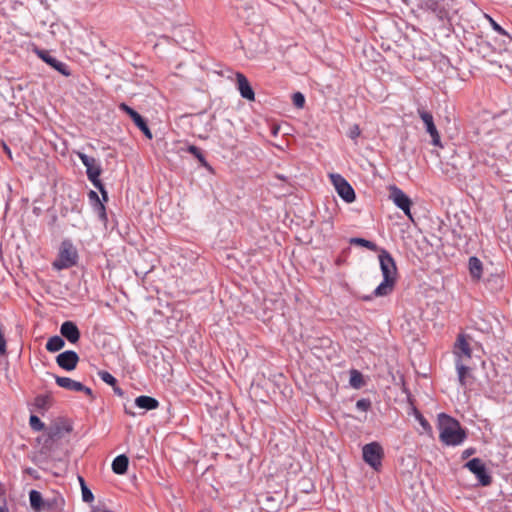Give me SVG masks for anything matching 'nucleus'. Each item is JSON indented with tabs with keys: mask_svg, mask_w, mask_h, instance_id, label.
I'll list each match as a JSON object with an SVG mask.
<instances>
[{
	"mask_svg": "<svg viewBox=\"0 0 512 512\" xmlns=\"http://www.w3.org/2000/svg\"><path fill=\"white\" fill-rule=\"evenodd\" d=\"M79 362V356L75 351L66 350L56 357V363L66 371H72Z\"/></svg>",
	"mask_w": 512,
	"mask_h": 512,
	"instance_id": "nucleus-12",
	"label": "nucleus"
},
{
	"mask_svg": "<svg viewBox=\"0 0 512 512\" xmlns=\"http://www.w3.org/2000/svg\"><path fill=\"white\" fill-rule=\"evenodd\" d=\"M98 376L103 382H105L106 384H108L110 386H115L117 383L116 378L108 371H104V370L99 371Z\"/></svg>",
	"mask_w": 512,
	"mask_h": 512,
	"instance_id": "nucleus-29",
	"label": "nucleus"
},
{
	"mask_svg": "<svg viewBox=\"0 0 512 512\" xmlns=\"http://www.w3.org/2000/svg\"><path fill=\"white\" fill-rule=\"evenodd\" d=\"M79 481L81 484V490H82V499L84 502H92L94 500L93 493L91 490L85 485V481L82 477H79Z\"/></svg>",
	"mask_w": 512,
	"mask_h": 512,
	"instance_id": "nucleus-28",
	"label": "nucleus"
},
{
	"mask_svg": "<svg viewBox=\"0 0 512 512\" xmlns=\"http://www.w3.org/2000/svg\"><path fill=\"white\" fill-rule=\"evenodd\" d=\"M114 391H115L117 394L122 395V391H121V389H119V388H114Z\"/></svg>",
	"mask_w": 512,
	"mask_h": 512,
	"instance_id": "nucleus-39",
	"label": "nucleus"
},
{
	"mask_svg": "<svg viewBox=\"0 0 512 512\" xmlns=\"http://www.w3.org/2000/svg\"><path fill=\"white\" fill-rule=\"evenodd\" d=\"M455 367L459 384L462 387H465L467 385L468 378L471 376L470 364H455Z\"/></svg>",
	"mask_w": 512,
	"mask_h": 512,
	"instance_id": "nucleus-21",
	"label": "nucleus"
},
{
	"mask_svg": "<svg viewBox=\"0 0 512 512\" xmlns=\"http://www.w3.org/2000/svg\"><path fill=\"white\" fill-rule=\"evenodd\" d=\"M378 259L383 280L374 289V296H388L393 292L397 281L396 263L392 255L385 249H380Z\"/></svg>",
	"mask_w": 512,
	"mask_h": 512,
	"instance_id": "nucleus-1",
	"label": "nucleus"
},
{
	"mask_svg": "<svg viewBox=\"0 0 512 512\" xmlns=\"http://www.w3.org/2000/svg\"><path fill=\"white\" fill-rule=\"evenodd\" d=\"M374 297H375V296H374V292H373L371 295H365V296H362V297H361V299H362L363 301L368 302V301H371Z\"/></svg>",
	"mask_w": 512,
	"mask_h": 512,
	"instance_id": "nucleus-36",
	"label": "nucleus"
},
{
	"mask_svg": "<svg viewBox=\"0 0 512 512\" xmlns=\"http://www.w3.org/2000/svg\"><path fill=\"white\" fill-rule=\"evenodd\" d=\"M349 383L353 388L359 389L363 385L362 374L358 370H351Z\"/></svg>",
	"mask_w": 512,
	"mask_h": 512,
	"instance_id": "nucleus-24",
	"label": "nucleus"
},
{
	"mask_svg": "<svg viewBox=\"0 0 512 512\" xmlns=\"http://www.w3.org/2000/svg\"><path fill=\"white\" fill-rule=\"evenodd\" d=\"M455 364H470L472 361V349L468 338L464 334H459L453 347Z\"/></svg>",
	"mask_w": 512,
	"mask_h": 512,
	"instance_id": "nucleus-5",
	"label": "nucleus"
},
{
	"mask_svg": "<svg viewBox=\"0 0 512 512\" xmlns=\"http://www.w3.org/2000/svg\"><path fill=\"white\" fill-rule=\"evenodd\" d=\"M64 345H65V342L62 339V337L55 335L48 339V341L46 343V349L49 352H57V351L61 350L64 347Z\"/></svg>",
	"mask_w": 512,
	"mask_h": 512,
	"instance_id": "nucleus-22",
	"label": "nucleus"
},
{
	"mask_svg": "<svg viewBox=\"0 0 512 512\" xmlns=\"http://www.w3.org/2000/svg\"><path fill=\"white\" fill-rule=\"evenodd\" d=\"M129 459L126 455H118L112 462V471L115 474L123 475L128 469Z\"/></svg>",
	"mask_w": 512,
	"mask_h": 512,
	"instance_id": "nucleus-20",
	"label": "nucleus"
},
{
	"mask_svg": "<svg viewBox=\"0 0 512 512\" xmlns=\"http://www.w3.org/2000/svg\"><path fill=\"white\" fill-rule=\"evenodd\" d=\"M49 401H50V397L49 396H46V395H39L36 397L35 399V405L38 407V408H42V409H45L48 407L49 405Z\"/></svg>",
	"mask_w": 512,
	"mask_h": 512,
	"instance_id": "nucleus-32",
	"label": "nucleus"
},
{
	"mask_svg": "<svg viewBox=\"0 0 512 512\" xmlns=\"http://www.w3.org/2000/svg\"><path fill=\"white\" fill-rule=\"evenodd\" d=\"M292 102L295 107L297 108H303L305 104V97L301 92H295L292 95Z\"/></svg>",
	"mask_w": 512,
	"mask_h": 512,
	"instance_id": "nucleus-31",
	"label": "nucleus"
},
{
	"mask_svg": "<svg viewBox=\"0 0 512 512\" xmlns=\"http://www.w3.org/2000/svg\"><path fill=\"white\" fill-rule=\"evenodd\" d=\"M465 467L476 476L482 486H488L491 483L492 478L480 458L471 459L465 464Z\"/></svg>",
	"mask_w": 512,
	"mask_h": 512,
	"instance_id": "nucleus-9",
	"label": "nucleus"
},
{
	"mask_svg": "<svg viewBox=\"0 0 512 512\" xmlns=\"http://www.w3.org/2000/svg\"><path fill=\"white\" fill-rule=\"evenodd\" d=\"M187 151L192 154L195 158H197L199 160V162L202 164V166L204 167H207L208 166V163L203 155V153L201 152V150L194 146V145H189L188 148H187Z\"/></svg>",
	"mask_w": 512,
	"mask_h": 512,
	"instance_id": "nucleus-26",
	"label": "nucleus"
},
{
	"mask_svg": "<svg viewBox=\"0 0 512 512\" xmlns=\"http://www.w3.org/2000/svg\"><path fill=\"white\" fill-rule=\"evenodd\" d=\"M38 55L44 62L49 64L51 67H53L55 70L60 72L62 75H64V76L70 75V70H69L68 66L65 63L56 59L55 57L51 56L48 52L41 50V51H38Z\"/></svg>",
	"mask_w": 512,
	"mask_h": 512,
	"instance_id": "nucleus-16",
	"label": "nucleus"
},
{
	"mask_svg": "<svg viewBox=\"0 0 512 512\" xmlns=\"http://www.w3.org/2000/svg\"><path fill=\"white\" fill-rule=\"evenodd\" d=\"M468 269L473 281H479L482 278L483 264L478 257L472 256L469 258Z\"/></svg>",
	"mask_w": 512,
	"mask_h": 512,
	"instance_id": "nucleus-17",
	"label": "nucleus"
},
{
	"mask_svg": "<svg viewBox=\"0 0 512 512\" xmlns=\"http://www.w3.org/2000/svg\"><path fill=\"white\" fill-rule=\"evenodd\" d=\"M472 453H473V450H471V449L465 450L463 452V458H466V457L470 456Z\"/></svg>",
	"mask_w": 512,
	"mask_h": 512,
	"instance_id": "nucleus-37",
	"label": "nucleus"
},
{
	"mask_svg": "<svg viewBox=\"0 0 512 512\" xmlns=\"http://www.w3.org/2000/svg\"><path fill=\"white\" fill-rule=\"evenodd\" d=\"M4 149H5L6 153H8L9 157H11L10 149L6 145H4Z\"/></svg>",
	"mask_w": 512,
	"mask_h": 512,
	"instance_id": "nucleus-38",
	"label": "nucleus"
},
{
	"mask_svg": "<svg viewBox=\"0 0 512 512\" xmlns=\"http://www.w3.org/2000/svg\"><path fill=\"white\" fill-rule=\"evenodd\" d=\"M0 512H5V510L2 507H0Z\"/></svg>",
	"mask_w": 512,
	"mask_h": 512,
	"instance_id": "nucleus-40",
	"label": "nucleus"
},
{
	"mask_svg": "<svg viewBox=\"0 0 512 512\" xmlns=\"http://www.w3.org/2000/svg\"><path fill=\"white\" fill-rule=\"evenodd\" d=\"M438 429L441 442L448 446L460 445L466 438L459 422L445 413L438 415Z\"/></svg>",
	"mask_w": 512,
	"mask_h": 512,
	"instance_id": "nucleus-2",
	"label": "nucleus"
},
{
	"mask_svg": "<svg viewBox=\"0 0 512 512\" xmlns=\"http://www.w3.org/2000/svg\"><path fill=\"white\" fill-rule=\"evenodd\" d=\"M78 252L70 240L61 242L57 258L53 261V269L60 271L71 268L77 264Z\"/></svg>",
	"mask_w": 512,
	"mask_h": 512,
	"instance_id": "nucleus-3",
	"label": "nucleus"
},
{
	"mask_svg": "<svg viewBox=\"0 0 512 512\" xmlns=\"http://www.w3.org/2000/svg\"><path fill=\"white\" fill-rule=\"evenodd\" d=\"M350 242L352 244H357V245H360L362 247H365V248H367V249H369L371 251H377L378 250V247H377V245L374 242L366 240L364 238H352L350 240Z\"/></svg>",
	"mask_w": 512,
	"mask_h": 512,
	"instance_id": "nucleus-25",
	"label": "nucleus"
},
{
	"mask_svg": "<svg viewBox=\"0 0 512 512\" xmlns=\"http://www.w3.org/2000/svg\"><path fill=\"white\" fill-rule=\"evenodd\" d=\"M415 418L419 422L420 426L422 427L423 431L427 433L428 435L432 434V427L429 424V422L424 418V416L419 412L415 411Z\"/></svg>",
	"mask_w": 512,
	"mask_h": 512,
	"instance_id": "nucleus-27",
	"label": "nucleus"
},
{
	"mask_svg": "<svg viewBox=\"0 0 512 512\" xmlns=\"http://www.w3.org/2000/svg\"><path fill=\"white\" fill-rule=\"evenodd\" d=\"M486 18L489 20V23L491 24L494 31L501 35H507V32L489 15H485Z\"/></svg>",
	"mask_w": 512,
	"mask_h": 512,
	"instance_id": "nucleus-35",
	"label": "nucleus"
},
{
	"mask_svg": "<svg viewBox=\"0 0 512 512\" xmlns=\"http://www.w3.org/2000/svg\"><path fill=\"white\" fill-rule=\"evenodd\" d=\"M237 89L242 98L249 101L255 100V93L246 76L240 72L236 73Z\"/></svg>",
	"mask_w": 512,
	"mask_h": 512,
	"instance_id": "nucleus-14",
	"label": "nucleus"
},
{
	"mask_svg": "<svg viewBox=\"0 0 512 512\" xmlns=\"http://www.w3.org/2000/svg\"><path fill=\"white\" fill-rule=\"evenodd\" d=\"M61 335L70 343L75 344L80 339V331L77 325L72 321H65L60 327Z\"/></svg>",
	"mask_w": 512,
	"mask_h": 512,
	"instance_id": "nucleus-15",
	"label": "nucleus"
},
{
	"mask_svg": "<svg viewBox=\"0 0 512 512\" xmlns=\"http://www.w3.org/2000/svg\"><path fill=\"white\" fill-rule=\"evenodd\" d=\"M418 115L422 119L423 123L425 124L427 133L432 138V144L434 146L441 147L442 145H441L440 135H439L438 130L434 124L432 114L424 109H418Z\"/></svg>",
	"mask_w": 512,
	"mask_h": 512,
	"instance_id": "nucleus-11",
	"label": "nucleus"
},
{
	"mask_svg": "<svg viewBox=\"0 0 512 512\" xmlns=\"http://www.w3.org/2000/svg\"><path fill=\"white\" fill-rule=\"evenodd\" d=\"M88 198H89V201L91 202V205H92L94 211L99 215V217L102 220H105L106 219L105 206L102 203V201L100 200L98 194L95 191L91 190L88 193Z\"/></svg>",
	"mask_w": 512,
	"mask_h": 512,
	"instance_id": "nucleus-18",
	"label": "nucleus"
},
{
	"mask_svg": "<svg viewBox=\"0 0 512 512\" xmlns=\"http://www.w3.org/2000/svg\"><path fill=\"white\" fill-rule=\"evenodd\" d=\"M119 109L130 116V118L133 120L134 124L143 132V134L148 139L153 138L152 132H151L150 128L148 127L147 122L136 110H134L133 108H131L130 106H128L125 103H120Z\"/></svg>",
	"mask_w": 512,
	"mask_h": 512,
	"instance_id": "nucleus-10",
	"label": "nucleus"
},
{
	"mask_svg": "<svg viewBox=\"0 0 512 512\" xmlns=\"http://www.w3.org/2000/svg\"><path fill=\"white\" fill-rule=\"evenodd\" d=\"M360 134H361V130H360L359 125H357V124L352 125L347 132V136L354 141H356V139L360 136Z\"/></svg>",
	"mask_w": 512,
	"mask_h": 512,
	"instance_id": "nucleus-33",
	"label": "nucleus"
},
{
	"mask_svg": "<svg viewBox=\"0 0 512 512\" xmlns=\"http://www.w3.org/2000/svg\"><path fill=\"white\" fill-rule=\"evenodd\" d=\"M330 179L338 195L346 203H352L355 200L354 189L343 176L340 174H330Z\"/></svg>",
	"mask_w": 512,
	"mask_h": 512,
	"instance_id": "nucleus-8",
	"label": "nucleus"
},
{
	"mask_svg": "<svg viewBox=\"0 0 512 512\" xmlns=\"http://www.w3.org/2000/svg\"><path fill=\"white\" fill-rule=\"evenodd\" d=\"M29 500H30V505L33 509H35V510L41 509V506L43 503V498L39 491L31 490L29 493Z\"/></svg>",
	"mask_w": 512,
	"mask_h": 512,
	"instance_id": "nucleus-23",
	"label": "nucleus"
},
{
	"mask_svg": "<svg viewBox=\"0 0 512 512\" xmlns=\"http://www.w3.org/2000/svg\"><path fill=\"white\" fill-rule=\"evenodd\" d=\"M55 382L61 388H64V389H67L70 391L84 392L87 395H92L91 388H89V387L83 385L81 382L75 381L69 377L55 376Z\"/></svg>",
	"mask_w": 512,
	"mask_h": 512,
	"instance_id": "nucleus-13",
	"label": "nucleus"
},
{
	"mask_svg": "<svg viewBox=\"0 0 512 512\" xmlns=\"http://www.w3.org/2000/svg\"><path fill=\"white\" fill-rule=\"evenodd\" d=\"M78 157L81 160L82 164L86 168V174L88 179L91 181L93 186L97 188L104 201H107L108 195L105 187L103 186L101 180L99 179V176L102 172L100 164L97 162V160L94 157L88 156L85 153H78Z\"/></svg>",
	"mask_w": 512,
	"mask_h": 512,
	"instance_id": "nucleus-4",
	"label": "nucleus"
},
{
	"mask_svg": "<svg viewBox=\"0 0 512 512\" xmlns=\"http://www.w3.org/2000/svg\"><path fill=\"white\" fill-rule=\"evenodd\" d=\"M135 405L138 408L149 411V410H154V409L158 408L159 402L157 399H155L153 397L141 395L135 399Z\"/></svg>",
	"mask_w": 512,
	"mask_h": 512,
	"instance_id": "nucleus-19",
	"label": "nucleus"
},
{
	"mask_svg": "<svg viewBox=\"0 0 512 512\" xmlns=\"http://www.w3.org/2000/svg\"><path fill=\"white\" fill-rule=\"evenodd\" d=\"M362 453L364 461L375 470H378L384 454L381 445L378 442L368 443L363 446Z\"/></svg>",
	"mask_w": 512,
	"mask_h": 512,
	"instance_id": "nucleus-6",
	"label": "nucleus"
},
{
	"mask_svg": "<svg viewBox=\"0 0 512 512\" xmlns=\"http://www.w3.org/2000/svg\"><path fill=\"white\" fill-rule=\"evenodd\" d=\"M389 199L397 206L399 209L403 211V213L412 220L411 213V199L404 193L396 185H391L389 187Z\"/></svg>",
	"mask_w": 512,
	"mask_h": 512,
	"instance_id": "nucleus-7",
	"label": "nucleus"
},
{
	"mask_svg": "<svg viewBox=\"0 0 512 512\" xmlns=\"http://www.w3.org/2000/svg\"><path fill=\"white\" fill-rule=\"evenodd\" d=\"M29 424L34 431H41L44 429L45 426L44 423L40 420V418L37 417L36 415L30 416Z\"/></svg>",
	"mask_w": 512,
	"mask_h": 512,
	"instance_id": "nucleus-30",
	"label": "nucleus"
},
{
	"mask_svg": "<svg viewBox=\"0 0 512 512\" xmlns=\"http://www.w3.org/2000/svg\"><path fill=\"white\" fill-rule=\"evenodd\" d=\"M371 407V402L368 399L362 398L356 402V408L360 411H368Z\"/></svg>",
	"mask_w": 512,
	"mask_h": 512,
	"instance_id": "nucleus-34",
	"label": "nucleus"
}]
</instances>
